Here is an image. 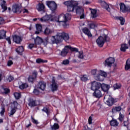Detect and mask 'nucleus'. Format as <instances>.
I'll return each instance as SVG.
<instances>
[{
	"mask_svg": "<svg viewBox=\"0 0 130 130\" xmlns=\"http://www.w3.org/2000/svg\"><path fill=\"white\" fill-rule=\"evenodd\" d=\"M70 39V36L67 33L64 32H58L55 36H52L49 38L48 37L43 40L42 43L44 46H46L48 43L51 44H54V43H57L58 42H61L62 40L68 41Z\"/></svg>",
	"mask_w": 130,
	"mask_h": 130,
	"instance_id": "nucleus-1",
	"label": "nucleus"
},
{
	"mask_svg": "<svg viewBox=\"0 0 130 130\" xmlns=\"http://www.w3.org/2000/svg\"><path fill=\"white\" fill-rule=\"evenodd\" d=\"M72 15L70 13H66L65 15H60L56 20V22L59 23L60 25H62L64 28H68L70 24L68 22L71 20Z\"/></svg>",
	"mask_w": 130,
	"mask_h": 130,
	"instance_id": "nucleus-2",
	"label": "nucleus"
},
{
	"mask_svg": "<svg viewBox=\"0 0 130 130\" xmlns=\"http://www.w3.org/2000/svg\"><path fill=\"white\" fill-rule=\"evenodd\" d=\"M110 41V38L106 35H103V36H101L96 40V43L100 47H102L104 45L105 42H107Z\"/></svg>",
	"mask_w": 130,
	"mask_h": 130,
	"instance_id": "nucleus-3",
	"label": "nucleus"
},
{
	"mask_svg": "<svg viewBox=\"0 0 130 130\" xmlns=\"http://www.w3.org/2000/svg\"><path fill=\"white\" fill-rule=\"evenodd\" d=\"M64 5L67 6L68 12H73L76 9V7L78 6V3L75 1H67L64 3Z\"/></svg>",
	"mask_w": 130,
	"mask_h": 130,
	"instance_id": "nucleus-4",
	"label": "nucleus"
},
{
	"mask_svg": "<svg viewBox=\"0 0 130 130\" xmlns=\"http://www.w3.org/2000/svg\"><path fill=\"white\" fill-rule=\"evenodd\" d=\"M74 52H78L79 51V49L77 48L72 47L70 46H65L64 48L62 49V51L61 52V56H66L68 53L69 52V50Z\"/></svg>",
	"mask_w": 130,
	"mask_h": 130,
	"instance_id": "nucleus-5",
	"label": "nucleus"
},
{
	"mask_svg": "<svg viewBox=\"0 0 130 130\" xmlns=\"http://www.w3.org/2000/svg\"><path fill=\"white\" fill-rule=\"evenodd\" d=\"M46 5L52 13H54L57 9V5L54 1H47Z\"/></svg>",
	"mask_w": 130,
	"mask_h": 130,
	"instance_id": "nucleus-6",
	"label": "nucleus"
},
{
	"mask_svg": "<svg viewBox=\"0 0 130 130\" xmlns=\"http://www.w3.org/2000/svg\"><path fill=\"white\" fill-rule=\"evenodd\" d=\"M89 85H90V89L92 91L100 89L101 88V83H99L97 81L91 82L89 83Z\"/></svg>",
	"mask_w": 130,
	"mask_h": 130,
	"instance_id": "nucleus-7",
	"label": "nucleus"
},
{
	"mask_svg": "<svg viewBox=\"0 0 130 130\" xmlns=\"http://www.w3.org/2000/svg\"><path fill=\"white\" fill-rule=\"evenodd\" d=\"M104 100L106 101L107 105L109 106H112L114 103V99L108 94L105 95Z\"/></svg>",
	"mask_w": 130,
	"mask_h": 130,
	"instance_id": "nucleus-8",
	"label": "nucleus"
},
{
	"mask_svg": "<svg viewBox=\"0 0 130 130\" xmlns=\"http://www.w3.org/2000/svg\"><path fill=\"white\" fill-rule=\"evenodd\" d=\"M76 14L80 15V19H84L85 18V14H84V9L82 7L76 6L75 8Z\"/></svg>",
	"mask_w": 130,
	"mask_h": 130,
	"instance_id": "nucleus-9",
	"label": "nucleus"
},
{
	"mask_svg": "<svg viewBox=\"0 0 130 130\" xmlns=\"http://www.w3.org/2000/svg\"><path fill=\"white\" fill-rule=\"evenodd\" d=\"M98 74H99L95 76V80L100 81H104V78L105 76H106V73L101 71L98 72Z\"/></svg>",
	"mask_w": 130,
	"mask_h": 130,
	"instance_id": "nucleus-10",
	"label": "nucleus"
},
{
	"mask_svg": "<svg viewBox=\"0 0 130 130\" xmlns=\"http://www.w3.org/2000/svg\"><path fill=\"white\" fill-rule=\"evenodd\" d=\"M120 6V11L122 13H126V12H130V7L125 6L124 4L121 3L119 4Z\"/></svg>",
	"mask_w": 130,
	"mask_h": 130,
	"instance_id": "nucleus-11",
	"label": "nucleus"
},
{
	"mask_svg": "<svg viewBox=\"0 0 130 130\" xmlns=\"http://www.w3.org/2000/svg\"><path fill=\"white\" fill-rule=\"evenodd\" d=\"M114 58L109 57L105 61L104 63L106 67H111L113 63H114Z\"/></svg>",
	"mask_w": 130,
	"mask_h": 130,
	"instance_id": "nucleus-12",
	"label": "nucleus"
},
{
	"mask_svg": "<svg viewBox=\"0 0 130 130\" xmlns=\"http://www.w3.org/2000/svg\"><path fill=\"white\" fill-rule=\"evenodd\" d=\"M58 88V85L55 83V80L54 78H53L52 81V84L51 85V89L52 92H54V91H57V88Z\"/></svg>",
	"mask_w": 130,
	"mask_h": 130,
	"instance_id": "nucleus-13",
	"label": "nucleus"
},
{
	"mask_svg": "<svg viewBox=\"0 0 130 130\" xmlns=\"http://www.w3.org/2000/svg\"><path fill=\"white\" fill-rule=\"evenodd\" d=\"M37 9L38 12H43L45 13V6L42 3H39L37 6Z\"/></svg>",
	"mask_w": 130,
	"mask_h": 130,
	"instance_id": "nucleus-14",
	"label": "nucleus"
},
{
	"mask_svg": "<svg viewBox=\"0 0 130 130\" xmlns=\"http://www.w3.org/2000/svg\"><path fill=\"white\" fill-rule=\"evenodd\" d=\"M39 21L40 22H46V21H53L52 19H51V15H45L41 18H38Z\"/></svg>",
	"mask_w": 130,
	"mask_h": 130,
	"instance_id": "nucleus-15",
	"label": "nucleus"
},
{
	"mask_svg": "<svg viewBox=\"0 0 130 130\" xmlns=\"http://www.w3.org/2000/svg\"><path fill=\"white\" fill-rule=\"evenodd\" d=\"M94 91V92L92 93L94 97H95L96 98H100L102 97V93H101V90L100 89H96Z\"/></svg>",
	"mask_w": 130,
	"mask_h": 130,
	"instance_id": "nucleus-16",
	"label": "nucleus"
},
{
	"mask_svg": "<svg viewBox=\"0 0 130 130\" xmlns=\"http://www.w3.org/2000/svg\"><path fill=\"white\" fill-rule=\"evenodd\" d=\"M101 88L103 91H104V92H106V93H108L109 88H110V85L103 83L101 84Z\"/></svg>",
	"mask_w": 130,
	"mask_h": 130,
	"instance_id": "nucleus-17",
	"label": "nucleus"
},
{
	"mask_svg": "<svg viewBox=\"0 0 130 130\" xmlns=\"http://www.w3.org/2000/svg\"><path fill=\"white\" fill-rule=\"evenodd\" d=\"M13 41L19 44L21 43V41H22V38L19 36L15 35L13 37Z\"/></svg>",
	"mask_w": 130,
	"mask_h": 130,
	"instance_id": "nucleus-18",
	"label": "nucleus"
},
{
	"mask_svg": "<svg viewBox=\"0 0 130 130\" xmlns=\"http://www.w3.org/2000/svg\"><path fill=\"white\" fill-rule=\"evenodd\" d=\"M82 31L85 35L88 36V37H92V34H91V31L87 27H84L82 29Z\"/></svg>",
	"mask_w": 130,
	"mask_h": 130,
	"instance_id": "nucleus-19",
	"label": "nucleus"
},
{
	"mask_svg": "<svg viewBox=\"0 0 130 130\" xmlns=\"http://www.w3.org/2000/svg\"><path fill=\"white\" fill-rule=\"evenodd\" d=\"M37 76V72L34 71L32 73V75L28 77V82H30V83H32L34 80H35Z\"/></svg>",
	"mask_w": 130,
	"mask_h": 130,
	"instance_id": "nucleus-20",
	"label": "nucleus"
},
{
	"mask_svg": "<svg viewBox=\"0 0 130 130\" xmlns=\"http://www.w3.org/2000/svg\"><path fill=\"white\" fill-rule=\"evenodd\" d=\"M38 87L39 89H41V90H42V91H44V90H45V88L46 87V83H45L43 81H41L39 83Z\"/></svg>",
	"mask_w": 130,
	"mask_h": 130,
	"instance_id": "nucleus-21",
	"label": "nucleus"
},
{
	"mask_svg": "<svg viewBox=\"0 0 130 130\" xmlns=\"http://www.w3.org/2000/svg\"><path fill=\"white\" fill-rule=\"evenodd\" d=\"M0 6L2 7L3 10H4L3 12L7 11L8 8H7V5H6V1L5 0H1Z\"/></svg>",
	"mask_w": 130,
	"mask_h": 130,
	"instance_id": "nucleus-22",
	"label": "nucleus"
},
{
	"mask_svg": "<svg viewBox=\"0 0 130 130\" xmlns=\"http://www.w3.org/2000/svg\"><path fill=\"white\" fill-rule=\"evenodd\" d=\"M101 6H102L104 9H106L108 12H110V8H109V5L107 4V3H106L105 2H102Z\"/></svg>",
	"mask_w": 130,
	"mask_h": 130,
	"instance_id": "nucleus-23",
	"label": "nucleus"
},
{
	"mask_svg": "<svg viewBox=\"0 0 130 130\" xmlns=\"http://www.w3.org/2000/svg\"><path fill=\"white\" fill-rule=\"evenodd\" d=\"M7 31L4 29L0 30V40L6 39Z\"/></svg>",
	"mask_w": 130,
	"mask_h": 130,
	"instance_id": "nucleus-24",
	"label": "nucleus"
},
{
	"mask_svg": "<svg viewBox=\"0 0 130 130\" xmlns=\"http://www.w3.org/2000/svg\"><path fill=\"white\" fill-rule=\"evenodd\" d=\"M37 31H36V34H39L41 31H42V26L41 25L38 24L36 25Z\"/></svg>",
	"mask_w": 130,
	"mask_h": 130,
	"instance_id": "nucleus-25",
	"label": "nucleus"
},
{
	"mask_svg": "<svg viewBox=\"0 0 130 130\" xmlns=\"http://www.w3.org/2000/svg\"><path fill=\"white\" fill-rule=\"evenodd\" d=\"M12 11L13 13H17L20 11V7L17 5H15L12 7Z\"/></svg>",
	"mask_w": 130,
	"mask_h": 130,
	"instance_id": "nucleus-26",
	"label": "nucleus"
},
{
	"mask_svg": "<svg viewBox=\"0 0 130 130\" xmlns=\"http://www.w3.org/2000/svg\"><path fill=\"white\" fill-rule=\"evenodd\" d=\"M121 111V107H114L112 109V111L113 113H115V112H118V111Z\"/></svg>",
	"mask_w": 130,
	"mask_h": 130,
	"instance_id": "nucleus-27",
	"label": "nucleus"
},
{
	"mask_svg": "<svg viewBox=\"0 0 130 130\" xmlns=\"http://www.w3.org/2000/svg\"><path fill=\"white\" fill-rule=\"evenodd\" d=\"M115 19L120 21V24L122 26L124 25V23L125 22V19H124V18H123V17H116Z\"/></svg>",
	"mask_w": 130,
	"mask_h": 130,
	"instance_id": "nucleus-28",
	"label": "nucleus"
},
{
	"mask_svg": "<svg viewBox=\"0 0 130 130\" xmlns=\"http://www.w3.org/2000/svg\"><path fill=\"white\" fill-rule=\"evenodd\" d=\"M43 42V40L41 38L39 37H37L36 39L35 40V44H41Z\"/></svg>",
	"mask_w": 130,
	"mask_h": 130,
	"instance_id": "nucleus-29",
	"label": "nucleus"
},
{
	"mask_svg": "<svg viewBox=\"0 0 130 130\" xmlns=\"http://www.w3.org/2000/svg\"><path fill=\"white\" fill-rule=\"evenodd\" d=\"M0 92H1L2 94H8V93H10V89L4 87H2L0 89Z\"/></svg>",
	"mask_w": 130,
	"mask_h": 130,
	"instance_id": "nucleus-30",
	"label": "nucleus"
},
{
	"mask_svg": "<svg viewBox=\"0 0 130 130\" xmlns=\"http://www.w3.org/2000/svg\"><path fill=\"white\" fill-rule=\"evenodd\" d=\"M127 48H128V46H127V44H122L121 45L120 50L121 51L124 52L126 50V49H127Z\"/></svg>",
	"mask_w": 130,
	"mask_h": 130,
	"instance_id": "nucleus-31",
	"label": "nucleus"
},
{
	"mask_svg": "<svg viewBox=\"0 0 130 130\" xmlns=\"http://www.w3.org/2000/svg\"><path fill=\"white\" fill-rule=\"evenodd\" d=\"M110 124L112 126H118L119 123L116 120L112 119L110 121Z\"/></svg>",
	"mask_w": 130,
	"mask_h": 130,
	"instance_id": "nucleus-32",
	"label": "nucleus"
},
{
	"mask_svg": "<svg viewBox=\"0 0 130 130\" xmlns=\"http://www.w3.org/2000/svg\"><path fill=\"white\" fill-rule=\"evenodd\" d=\"M23 51H24V48L23 46H20L16 49V52L18 54H22Z\"/></svg>",
	"mask_w": 130,
	"mask_h": 130,
	"instance_id": "nucleus-33",
	"label": "nucleus"
},
{
	"mask_svg": "<svg viewBox=\"0 0 130 130\" xmlns=\"http://www.w3.org/2000/svg\"><path fill=\"white\" fill-rule=\"evenodd\" d=\"M130 69V59H128L126 61L125 70L127 71Z\"/></svg>",
	"mask_w": 130,
	"mask_h": 130,
	"instance_id": "nucleus-34",
	"label": "nucleus"
},
{
	"mask_svg": "<svg viewBox=\"0 0 130 130\" xmlns=\"http://www.w3.org/2000/svg\"><path fill=\"white\" fill-rule=\"evenodd\" d=\"M52 33V30L49 29L48 27L45 28L44 30V34L45 35H49Z\"/></svg>",
	"mask_w": 130,
	"mask_h": 130,
	"instance_id": "nucleus-35",
	"label": "nucleus"
},
{
	"mask_svg": "<svg viewBox=\"0 0 130 130\" xmlns=\"http://www.w3.org/2000/svg\"><path fill=\"white\" fill-rule=\"evenodd\" d=\"M51 130H57L59 128V125H58L57 123H55L53 125L51 126Z\"/></svg>",
	"mask_w": 130,
	"mask_h": 130,
	"instance_id": "nucleus-36",
	"label": "nucleus"
},
{
	"mask_svg": "<svg viewBox=\"0 0 130 130\" xmlns=\"http://www.w3.org/2000/svg\"><path fill=\"white\" fill-rule=\"evenodd\" d=\"M91 17L92 18H96L97 17V11L95 9H92L91 10Z\"/></svg>",
	"mask_w": 130,
	"mask_h": 130,
	"instance_id": "nucleus-37",
	"label": "nucleus"
},
{
	"mask_svg": "<svg viewBox=\"0 0 130 130\" xmlns=\"http://www.w3.org/2000/svg\"><path fill=\"white\" fill-rule=\"evenodd\" d=\"M28 105L30 107H34V106H37V104H36V101H30Z\"/></svg>",
	"mask_w": 130,
	"mask_h": 130,
	"instance_id": "nucleus-38",
	"label": "nucleus"
},
{
	"mask_svg": "<svg viewBox=\"0 0 130 130\" xmlns=\"http://www.w3.org/2000/svg\"><path fill=\"white\" fill-rule=\"evenodd\" d=\"M37 63H44V62H47V60H43L41 58H38L36 59V60Z\"/></svg>",
	"mask_w": 130,
	"mask_h": 130,
	"instance_id": "nucleus-39",
	"label": "nucleus"
},
{
	"mask_svg": "<svg viewBox=\"0 0 130 130\" xmlns=\"http://www.w3.org/2000/svg\"><path fill=\"white\" fill-rule=\"evenodd\" d=\"M121 87V85L119 83H116L113 85L114 90H118V89H120Z\"/></svg>",
	"mask_w": 130,
	"mask_h": 130,
	"instance_id": "nucleus-40",
	"label": "nucleus"
},
{
	"mask_svg": "<svg viewBox=\"0 0 130 130\" xmlns=\"http://www.w3.org/2000/svg\"><path fill=\"white\" fill-rule=\"evenodd\" d=\"M14 96L16 99H20L21 98V93L19 92H15Z\"/></svg>",
	"mask_w": 130,
	"mask_h": 130,
	"instance_id": "nucleus-41",
	"label": "nucleus"
},
{
	"mask_svg": "<svg viewBox=\"0 0 130 130\" xmlns=\"http://www.w3.org/2000/svg\"><path fill=\"white\" fill-rule=\"evenodd\" d=\"M19 87L21 89H26V88L28 87V84L27 83H22L21 85L19 86Z\"/></svg>",
	"mask_w": 130,
	"mask_h": 130,
	"instance_id": "nucleus-42",
	"label": "nucleus"
},
{
	"mask_svg": "<svg viewBox=\"0 0 130 130\" xmlns=\"http://www.w3.org/2000/svg\"><path fill=\"white\" fill-rule=\"evenodd\" d=\"M80 80L82 82H86L88 81V77H87V75H83L80 77Z\"/></svg>",
	"mask_w": 130,
	"mask_h": 130,
	"instance_id": "nucleus-43",
	"label": "nucleus"
},
{
	"mask_svg": "<svg viewBox=\"0 0 130 130\" xmlns=\"http://www.w3.org/2000/svg\"><path fill=\"white\" fill-rule=\"evenodd\" d=\"M42 111H43L44 112H45L46 114L48 115V116L50 114V111L49 110V109H47V108H44L42 109Z\"/></svg>",
	"mask_w": 130,
	"mask_h": 130,
	"instance_id": "nucleus-44",
	"label": "nucleus"
},
{
	"mask_svg": "<svg viewBox=\"0 0 130 130\" xmlns=\"http://www.w3.org/2000/svg\"><path fill=\"white\" fill-rule=\"evenodd\" d=\"M78 58L83 59V58H84V55H83V51H81L79 52L78 51Z\"/></svg>",
	"mask_w": 130,
	"mask_h": 130,
	"instance_id": "nucleus-45",
	"label": "nucleus"
},
{
	"mask_svg": "<svg viewBox=\"0 0 130 130\" xmlns=\"http://www.w3.org/2000/svg\"><path fill=\"white\" fill-rule=\"evenodd\" d=\"M15 113H16V109L15 108L11 109L10 111V113L9 114V116H12L14 115V114H15Z\"/></svg>",
	"mask_w": 130,
	"mask_h": 130,
	"instance_id": "nucleus-46",
	"label": "nucleus"
},
{
	"mask_svg": "<svg viewBox=\"0 0 130 130\" xmlns=\"http://www.w3.org/2000/svg\"><path fill=\"white\" fill-rule=\"evenodd\" d=\"M124 117V116L123 115V114L121 113V112H119V120H120V121H122V120H123Z\"/></svg>",
	"mask_w": 130,
	"mask_h": 130,
	"instance_id": "nucleus-47",
	"label": "nucleus"
},
{
	"mask_svg": "<svg viewBox=\"0 0 130 130\" xmlns=\"http://www.w3.org/2000/svg\"><path fill=\"white\" fill-rule=\"evenodd\" d=\"M89 26L90 29H94V28H96V27H97V24H95V23L92 22L89 24Z\"/></svg>",
	"mask_w": 130,
	"mask_h": 130,
	"instance_id": "nucleus-48",
	"label": "nucleus"
},
{
	"mask_svg": "<svg viewBox=\"0 0 130 130\" xmlns=\"http://www.w3.org/2000/svg\"><path fill=\"white\" fill-rule=\"evenodd\" d=\"M69 63H70V60H69V59L64 60L62 62V64H64V66L69 64Z\"/></svg>",
	"mask_w": 130,
	"mask_h": 130,
	"instance_id": "nucleus-49",
	"label": "nucleus"
},
{
	"mask_svg": "<svg viewBox=\"0 0 130 130\" xmlns=\"http://www.w3.org/2000/svg\"><path fill=\"white\" fill-rule=\"evenodd\" d=\"M99 71H98V72H97V70H96V69H94V70H92V71H91V74H92V75H93V76H95V75H96V74H97V73H98V72H99Z\"/></svg>",
	"mask_w": 130,
	"mask_h": 130,
	"instance_id": "nucleus-50",
	"label": "nucleus"
},
{
	"mask_svg": "<svg viewBox=\"0 0 130 130\" xmlns=\"http://www.w3.org/2000/svg\"><path fill=\"white\" fill-rule=\"evenodd\" d=\"M5 108H2V110L0 112V114H1V116H3V115H4V113H5Z\"/></svg>",
	"mask_w": 130,
	"mask_h": 130,
	"instance_id": "nucleus-51",
	"label": "nucleus"
},
{
	"mask_svg": "<svg viewBox=\"0 0 130 130\" xmlns=\"http://www.w3.org/2000/svg\"><path fill=\"white\" fill-rule=\"evenodd\" d=\"M12 64H13V61H12L11 60H9L7 63L8 67H11V66H12Z\"/></svg>",
	"mask_w": 130,
	"mask_h": 130,
	"instance_id": "nucleus-52",
	"label": "nucleus"
},
{
	"mask_svg": "<svg viewBox=\"0 0 130 130\" xmlns=\"http://www.w3.org/2000/svg\"><path fill=\"white\" fill-rule=\"evenodd\" d=\"M33 92L35 95H38V94H39V91L37 89H35L33 91Z\"/></svg>",
	"mask_w": 130,
	"mask_h": 130,
	"instance_id": "nucleus-53",
	"label": "nucleus"
},
{
	"mask_svg": "<svg viewBox=\"0 0 130 130\" xmlns=\"http://www.w3.org/2000/svg\"><path fill=\"white\" fill-rule=\"evenodd\" d=\"M13 80H14V77L12 76H10L9 77H8V81L9 82H12V81H13Z\"/></svg>",
	"mask_w": 130,
	"mask_h": 130,
	"instance_id": "nucleus-54",
	"label": "nucleus"
},
{
	"mask_svg": "<svg viewBox=\"0 0 130 130\" xmlns=\"http://www.w3.org/2000/svg\"><path fill=\"white\" fill-rule=\"evenodd\" d=\"M6 40H7V41H8L9 44H11V38L10 37L7 38L6 39Z\"/></svg>",
	"mask_w": 130,
	"mask_h": 130,
	"instance_id": "nucleus-55",
	"label": "nucleus"
},
{
	"mask_svg": "<svg viewBox=\"0 0 130 130\" xmlns=\"http://www.w3.org/2000/svg\"><path fill=\"white\" fill-rule=\"evenodd\" d=\"M35 45L34 44H30L28 45V47H29V48H30V49H32V48H33V47H34Z\"/></svg>",
	"mask_w": 130,
	"mask_h": 130,
	"instance_id": "nucleus-56",
	"label": "nucleus"
},
{
	"mask_svg": "<svg viewBox=\"0 0 130 130\" xmlns=\"http://www.w3.org/2000/svg\"><path fill=\"white\" fill-rule=\"evenodd\" d=\"M32 121L35 124H38V121L35 120L34 118H32Z\"/></svg>",
	"mask_w": 130,
	"mask_h": 130,
	"instance_id": "nucleus-57",
	"label": "nucleus"
},
{
	"mask_svg": "<svg viewBox=\"0 0 130 130\" xmlns=\"http://www.w3.org/2000/svg\"><path fill=\"white\" fill-rule=\"evenodd\" d=\"M5 20L3 18L0 17V25L2 24H4Z\"/></svg>",
	"mask_w": 130,
	"mask_h": 130,
	"instance_id": "nucleus-58",
	"label": "nucleus"
},
{
	"mask_svg": "<svg viewBox=\"0 0 130 130\" xmlns=\"http://www.w3.org/2000/svg\"><path fill=\"white\" fill-rule=\"evenodd\" d=\"M88 123L91 124L92 123V117L90 116L88 118Z\"/></svg>",
	"mask_w": 130,
	"mask_h": 130,
	"instance_id": "nucleus-59",
	"label": "nucleus"
},
{
	"mask_svg": "<svg viewBox=\"0 0 130 130\" xmlns=\"http://www.w3.org/2000/svg\"><path fill=\"white\" fill-rule=\"evenodd\" d=\"M22 12L23 13H28V10L24 9L23 10H22Z\"/></svg>",
	"mask_w": 130,
	"mask_h": 130,
	"instance_id": "nucleus-60",
	"label": "nucleus"
},
{
	"mask_svg": "<svg viewBox=\"0 0 130 130\" xmlns=\"http://www.w3.org/2000/svg\"><path fill=\"white\" fill-rule=\"evenodd\" d=\"M2 77H3V74L0 73V82H1L2 80H3Z\"/></svg>",
	"mask_w": 130,
	"mask_h": 130,
	"instance_id": "nucleus-61",
	"label": "nucleus"
},
{
	"mask_svg": "<svg viewBox=\"0 0 130 130\" xmlns=\"http://www.w3.org/2000/svg\"><path fill=\"white\" fill-rule=\"evenodd\" d=\"M124 126H127V122H124Z\"/></svg>",
	"mask_w": 130,
	"mask_h": 130,
	"instance_id": "nucleus-62",
	"label": "nucleus"
},
{
	"mask_svg": "<svg viewBox=\"0 0 130 130\" xmlns=\"http://www.w3.org/2000/svg\"><path fill=\"white\" fill-rule=\"evenodd\" d=\"M72 62H73L74 63H76V62H77V60L76 59H73L72 60Z\"/></svg>",
	"mask_w": 130,
	"mask_h": 130,
	"instance_id": "nucleus-63",
	"label": "nucleus"
},
{
	"mask_svg": "<svg viewBox=\"0 0 130 130\" xmlns=\"http://www.w3.org/2000/svg\"><path fill=\"white\" fill-rule=\"evenodd\" d=\"M29 126H31V123H29L28 125H27L26 127L27 128H28V127H29Z\"/></svg>",
	"mask_w": 130,
	"mask_h": 130,
	"instance_id": "nucleus-64",
	"label": "nucleus"
}]
</instances>
